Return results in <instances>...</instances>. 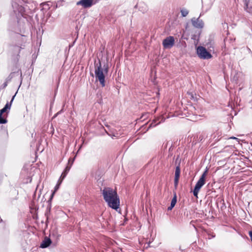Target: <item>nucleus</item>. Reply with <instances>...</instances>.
Returning a JSON list of instances; mask_svg holds the SVG:
<instances>
[{"label": "nucleus", "mask_w": 252, "mask_h": 252, "mask_svg": "<svg viewBox=\"0 0 252 252\" xmlns=\"http://www.w3.org/2000/svg\"><path fill=\"white\" fill-rule=\"evenodd\" d=\"M104 200L109 207L117 210L120 206V199L117 192L110 188H105L102 190Z\"/></svg>", "instance_id": "f257e3e1"}, {"label": "nucleus", "mask_w": 252, "mask_h": 252, "mask_svg": "<svg viewBox=\"0 0 252 252\" xmlns=\"http://www.w3.org/2000/svg\"><path fill=\"white\" fill-rule=\"evenodd\" d=\"M94 73L95 79L98 81L102 87H104L105 83V74H107L108 71V66L107 64L103 65L102 67L101 62L99 61L97 63H95Z\"/></svg>", "instance_id": "f03ea898"}, {"label": "nucleus", "mask_w": 252, "mask_h": 252, "mask_svg": "<svg viewBox=\"0 0 252 252\" xmlns=\"http://www.w3.org/2000/svg\"><path fill=\"white\" fill-rule=\"evenodd\" d=\"M207 172V170H206L201 176L199 180L197 181V183L195 185L194 187L193 193L194 196L197 197L198 193L200 189L202 187V186L205 183V177Z\"/></svg>", "instance_id": "7ed1b4c3"}, {"label": "nucleus", "mask_w": 252, "mask_h": 252, "mask_svg": "<svg viewBox=\"0 0 252 252\" xmlns=\"http://www.w3.org/2000/svg\"><path fill=\"white\" fill-rule=\"evenodd\" d=\"M196 53L197 56L201 59L208 60L212 57L211 54L208 52L206 49L203 46H198L197 48Z\"/></svg>", "instance_id": "20e7f679"}, {"label": "nucleus", "mask_w": 252, "mask_h": 252, "mask_svg": "<svg viewBox=\"0 0 252 252\" xmlns=\"http://www.w3.org/2000/svg\"><path fill=\"white\" fill-rule=\"evenodd\" d=\"M175 44V39L172 36H169L162 41V45L165 49L171 48Z\"/></svg>", "instance_id": "39448f33"}, {"label": "nucleus", "mask_w": 252, "mask_h": 252, "mask_svg": "<svg viewBox=\"0 0 252 252\" xmlns=\"http://www.w3.org/2000/svg\"><path fill=\"white\" fill-rule=\"evenodd\" d=\"M12 5L13 11L16 15H18V16H20V15L23 16L25 12V9L22 6L18 5L16 2L12 3Z\"/></svg>", "instance_id": "423d86ee"}, {"label": "nucleus", "mask_w": 252, "mask_h": 252, "mask_svg": "<svg viewBox=\"0 0 252 252\" xmlns=\"http://www.w3.org/2000/svg\"><path fill=\"white\" fill-rule=\"evenodd\" d=\"M191 21L193 26L196 28L201 29L204 27V22L200 19L199 17L198 18H192Z\"/></svg>", "instance_id": "0eeeda50"}, {"label": "nucleus", "mask_w": 252, "mask_h": 252, "mask_svg": "<svg viewBox=\"0 0 252 252\" xmlns=\"http://www.w3.org/2000/svg\"><path fill=\"white\" fill-rule=\"evenodd\" d=\"M93 4V0H80L77 2V5H82L84 8H89Z\"/></svg>", "instance_id": "6e6552de"}, {"label": "nucleus", "mask_w": 252, "mask_h": 252, "mask_svg": "<svg viewBox=\"0 0 252 252\" xmlns=\"http://www.w3.org/2000/svg\"><path fill=\"white\" fill-rule=\"evenodd\" d=\"M244 2V9L247 13L252 14V0H250L248 4H246V1Z\"/></svg>", "instance_id": "1a4fd4ad"}, {"label": "nucleus", "mask_w": 252, "mask_h": 252, "mask_svg": "<svg viewBox=\"0 0 252 252\" xmlns=\"http://www.w3.org/2000/svg\"><path fill=\"white\" fill-rule=\"evenodd\" d=\"M52 241L49 238L46 237L42 242L40 247L42 248H46L49 247L51 244Z\"/></svg>", "instance_id": "9d476101"}, {"label": "nucleus", "mask_w": 252, "mask_h": 252, "mask_svg": "<svg viewBox=\"0 0 252 252\" xmlns=\"http://www.w3.org/2000/svg\"><path fill=\"white\" fill-rule=\"evenodd\" d=\"M71 165H70V166H67L66 167V168H65L64 170L62 173V174L60 177V179H61L62 180H63L64 179V178L66 177V175L69 171V170L71 168Z\"/></svg>", "instance_id": "9b49d317"}, {"label": "nucleus", "mask_w": 252, "mask_h": 252, "mask_svg": "<svg viewBox=\"0 0 252 252\" xmlns=\"http://www.w3.org/2000/svg\"><path fill=\"white\" fill-rule=\"evenodd\" d=\"M162 118H158L157 119L154 120L152 123L150 124V127H154L156 126L158 124H160L162 121Z\"/></svg>", "instance_id": "f8f14e48"}, {"label": "nucleus", "mask_w": 252, "mask_h": 252, "mask_svg": "<svg viewBox=\"0 0 252 252\" xmlns=\"http://www.w3.org/2000/svg\"><path fill=\"white\" fill-rule=\"evenodd\" d=\"M176 202H177V197H176V195L175 194L174 197L172 198V199L171 200L170 206L169 207H168V210H171L172 209V208L175 206Z\"/></svg>", "instance_id": "ddd939ff"}, {"label": "nucleus", "mask_w": 252, "mask_h": 252, "mask_svg": "<svg viewBox=\"0 0 252 252\" xmlns=\"http://www.w3.org/2000/svg\"><path fill=\"white\" fill-rule=\"evenodd\" d=\"M180 175V168L179 166L176 167L175 172V177L179 178Z\"/></svg>", "instance_id": "4468645a"}, {"label": "nucleus", "mask_w": 252, "mask_h": 252, "mask_svg": "<svg viewBox=\"0 0 252 252\" xmlns=\"http://www.w3.org/2000/svg\"><path fill=\"white\" fill-rule=\"evenodd\" d=\"M181 13L183 17H186L189 14V11L185 8H183L181 10Z\"/></svg>", "instance_id": "2eb2a0df"}, {"label": "nucleus", "mask_w": 252, "mask_h": 252, "mask_svg": "<svg viewBox=\"0 0 252 252\" xmlns=\"http://www.w3.org/2000/svg\"><path fill=\"white\" fill-rule=\"evenodd\" d=\"M22 49L21 47H20L19 46H13V50L15 52V53H18V54H19L20 52L21 49Z\"/></svg>", "instance_id": "dca6fc26"}, {"label": "nucleus", "mask_w": 252, "mask_h": 252, "mask_svg": "<svg viewBox=\"0 0 252 252\" xmlns=\"http://www.w3.org/2000/svg\"><path fill=\"white\" fill-rule=\"evenodd\" d=\"M14 96H13V97H12V99H11V102H10V103H9L8 102H7V103L5 104V105L4 106V108H5L6 110H7V109H10L11 105V103H12V101H13V99H14Z\"/></svg>", "instance_id": "f3484780"}, {"label": "nucleus", "mask_w": 252, "mask_h": 252, "mask_svg": "<svg viewBox=\"0 0 252 252\" xmlns=\"http://www.w3.org/2000/svg\"><path fill=\"white\" fill-rule=\"evenodd\" d=\"M142 4L143 5L142 7L140 6L139 8L141 9V11L144 13L147 11L148 8H147V6L146 4H145L144 3H142Z\"/></svg>", "instance_id": "a211bd4d"}, {"label": "nucleus", "mask_w": 252, "mask_h": 252, "mask_svg": "<svg viewBox=\"0 0 252 252\" xmlns=\"http://www.w3.org/2000/svg\"><path fill=\"white\" fill-rule=\"evenodd\" d=\"M62 181H63L62 180L59 179V180H58V184L55 187L54 192L56 191L59 189V187H60V185L61 184Z\"/></svg>", "instance_id": "6ab92c4d"}, {"label": "nucleus", "mask_w": 252, "mask_h": 252, "mask_svg": "<svg viewBox=\"0 0 252 252\" xmlns=\"http://www.w3.org/2000/svg\"><path fill=\"white\" fill-rule=\"evenodd\" d=\"M7 123V120L5 119L0 118V124H6Z\"/></svg>", "instance_id": "aec40b11"}, {"label": "nucleus", "mask_w": 252, "mask_h": 252, "mask_svg": "<svg viewBox=\"0 0 252 252\" xmlns=\"http://www.w3.org/2000/svg\"><path fill=\"white\" fill-rule=\"evenodd\" d=\"M179 178L175 177L174 178V185L175 187H177L179 182Z\"/></svg>", "instance_id": "412c9836"}, {"label": "nucleus", "mask_w": 252, "mask_h": 252, "mask_svg": "<svg viewBox=\"0 0 252 252\" xmlns=\"http://www.w3.org/2000/svg\"><path fill=\"white\" fill-rule=\"evenodd\" d=\"M6 110H6L5 108H4L3 107L2 109H1V110H0V112H1V113H4Z\"/></svg>", "instance_id": "4be33fe9"}, {"label": "nucleus", "mask_w": 252, "mask_h": 252, "mask_svg": "<svg viewBox=\"0 0 252 252\" xmlns=\"http://www.w3.org/2000/svg\"><path fill=\"white\" fill-rule=\"evenodd\" d=\"M249 236H250L251 240L252 242V231L249 232Z\"/></svg>", "instance_id": "5701e85b"}, {"label": "nucleus", "mask_w": 252, "mask_h": 252, "mask_svg": "<svg viewBox=\"0 0 252 252\" xmlns=\"http://www.w3.org/2000/svg\"><path fill=\"white\" fill-rule=\"evenodd\" d=\"M73 160H74V159H73L72 160H71L70 158L69 159V160H68V163H69L70 162H71L70 165H72V163L73 162Z\"/></svg>", "instance_id": "b1692460"}, {"label": "nucleus", "mask_w": 252, "mask_h": 252, "mask_svg": "<svg viewBox=\"0 0 252 252\" xmlns=\"http://www.w3.org/2000/svg\"><path fill=\"white\" fill-rule=\"evenodd\" d=\"M250 0H243V2L246 1V4H248V3L249 2Z\"/></svg>", "instance_id": "393cba45"}, {"label": "nucleus", "mask_w": 252, "mask_h": 252, "mask_svg": "<svg viewBox=\"0 0 252 252\" xmlns=\"http://www.w3.org/2000/svg\"><path fill=\"white\" fill-rule=\"evenodd\" d=\"M230 139H237V138H236V137H231L230 138Z\"/></svg>", "instance_id": "a878e982"}, {"label": "nucleus", "mask_w": 252, "mask_h": 252, "mask_svg": "<svg viewBox=\"0 0 252 252\" xmlns=\"http://www.w3.org/2000/svg\"><path fill=\"white\" fill-rule=\"evenodd\" d=\"M3 113H1V112H0V118H2V115Z\"/></svg>", "instance_id": "bb28decb"}, {"label": "nucleus", "mask_w": 252, "mask_h": 252, "mask_svg": "<svg viewBox=\"0 0 252 252\" xmlns=\"http://www.w3.org/2000/svg\"><path fill=\"white\" fill-rule=\"evenodd\" d=\"M179 249H180V250L182 251V249H181V247H180V248H179Z\"/></svg>", "instance_id": "cd10ccee"}, {"label": "nucleus", "mask_w": 252, "mask_h": 252, "mask_svg": "<svg viewBox=\"0 0 252 252\" xmlns=\"http://www.w3.org/2000/svg\"><path fill=\"white\" fill-rule=\"evenodd\" d=\"M194 114H195V115H197V113L196 112H194Z\"/></svg>", "instance_id": "c85d7f7f"}, {"label": "nucleus", "mask_w": 252, "mask_h": 252, "mask_svg": "<svg viewBox=\"0 0 252 252\" xmlns=\"http://www.w3.org/2000/svg\"><path fill=\"white\" fill-rule=\"evenodd\" d=\"M2 220H1L0 219V221Z\"/></svg>", "instance_id": "c756f323"}]
</instances>
